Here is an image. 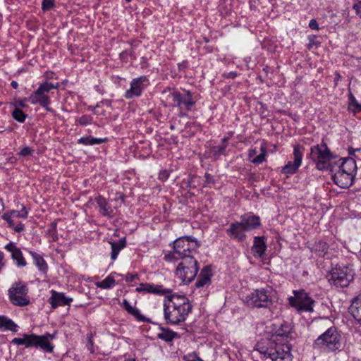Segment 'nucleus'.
<instances>
[{"label": "nucleus", "instance_id": "nucleus-1", "mask_svg": "<svg viewBox=\"0 0 361 361\" xmlns=\"http://www.w3.org/2000/svg\"><path fill=\"white\" fill-rule=\"evenodd\" d=\"M192 310L188 299L183 295H173L164 305V314L168 324H179L184 322Z\"/></svg>", "mask_w": 361, "mask_h": 361}, {"label": "nucleus", "instance_id": "nucleus-2", "mask_svg": "<svg viewBox=\"0 0 361 361\" xmlns=\"http://www.w3.org/2000/svg\"><path fill=\"white\" fill-rule=\"evenodd\" d=\"M200 247L199 243L190 236L180 237L173 242V252L166 255L165 259L168 262H172L174 259H180L186 257H194L197 248Z\"/></svg>", "mask_w": 361, "mask_h": 361}, {"label": "nucleus", "instance_id": "nucleus-3", "mask_svg": "<svg viewBox=\"0 0 361 361\" xmlns=\"http://www.w3.org/2000/svg\"><path fill=\"white\" fill-rule=\"evenodd\" d=\"M255 352H258L264 358H269L272 361L278 359L285 360L290 357V348L285 343H278L269 341L267 345L262 343H257L254 348Z\"/></svg>", "mask_w": 361, "mask_h": 361}, {"label": "nucleus", "instance_id": "nucleus-4", "mask_svg": "<svg viewBox=\"0 0 361 361\" xmlns=\"http://www.w3.org/2000/svg\"><path fill=\"white\" fill-rule=\"evenodd\" d=\"M172 262L177 263L175 275L182 282L188 283L194 280L199 270L197 261L194 257H182Z\"/></svg>", "mask_w": 361, "mask_h": 361}, {"label": "nucleus", "instance_id": "nucleus-5", "mask_svg": "<svg viewBox=\"0 0 361 361\" xmlns=\"http://www.w3.org/2000/svg\"><path fill=\"white\" fill-rule=\"evenodd\" d=\"M314 345L330 351H335L341 348V336L335 327H329L317 338Z\"/></svg>", "mask_w": 361, "mask_h": 361}, {"label": "nucleus", "instance_id": "nucleus-6", "mask_svg": "<svg viewBox=\"0 0 361 361\" xmlns=\"http://www.w3.org/2000/svg\"><path fill=\"white\" fill-rule=\"evenodd\" d=\"M271 288L257 289L245 297V302L251 307L267 308L272 304Z\"/></svg>", "mask_w": 361, "mask_h": 361}, {"label": "nucleus", "instance_id": "nucleus-7", "mask_svg": "<svg viewBox=\"0 0 361 361\" xmlns=\"http://www.w3.org/2000/svg\"><path fill=\"white\" fill-rule=\"evenodd\" d=\"M310 157L315 164L317 169L324 170L329 166L332 154L327 145L322 142L311 147Z\"/></svg>", "mask_w": 361, "mask_h": 361}, {"label": "nucleus", "instance_id": "nucleus-8", "mask_svg": "<svg viewBox=\"0 0 361 361\" xmlns=\"http://www.w3.org/2000/svg\"><path fill=\"white\" fill-rule=\"evenodd\" d=\"M59 87V84L56 85L45 82L40 85L38 89L32 94L27 100L32 104H39L42 107L45 108L47 111L51 112L52 109L49 107L50 104V99L47 96L48 93L52 89H56Z\"/></svg>", "mask_w": 361, "mask_h": 361}, {"label": "nucleus", "instance_id": "nucleus-9", "mask_svg": "<svg viewBox=\"0 0 361 361\" xmlns=\"http://www.w3.org/2000/svg\"><path fill=\"white\" fill-rule=\"evenodd\" d=\"M353 279V273L347 267H336L330 273L329 281L336 286L345 287Z\"/></svg>", "mask_w": 361, "mask_h": 361}, {"label": "nucleus", "instance_id": "nucleus-10", "mask_svg": "<svg viewBox=\"0 0 361 361\" xmlns=\"http://www.w3.org/2000/svg\"><path fill=\"white\" fill-rule=\"evenodd\" d=\"M28 289L21 282L15 283L8 290L9 299L15 305L25 306L30 300L26 298Z\"/></svg>", "mask_w": 361, "mask_h": 361}, {"label": "nucleus", "instance_id": "nucleus-11", "mask_svg": "<svg viewBox=\"0 0 361 361\" xmlns=\"http://www.w3.org/2000/svg\"><path fill=\"white\" fill-rule=\"evenodd\" d=\"M295 297L289 298L290 305L298 311L312 312L314 300L304 290L294 291Z\"/></svg>", "mask_w": 361, "mask_h": 361}, {"label": "nucleus", "instance_id": "nucleus-12", "mask_svg": "<svg viewBox=\"0 0 361 361\" xmlns=\"http://www.w3.org/2000/svg\"><path fill=\"white\" fill-rule=\"evenodd\" d=\"M169 99L172 102L171 106L175 107H182L184 106L187 110H190L195 102L192 99V94L188 91L185 94H181L178 91H169Z\"/></svg>", "mask_w": 361, "mask_h": 361}, {"label": "nucleus", "instance_id": "nucleus-13", "mask_svg": "<svg viewBox=\"0 0 361 361\" xmlns=\"http://www.w3.org/2000/svg\"><path fill=\"white\" fill-rule=\"evenodd\" d=\"M304 147L300 145L293 147V161H288L281 169V173L286 175L296 173L301 165Z\"/></svg>", "mask_w": 361, "mask_h": 361}, {"label": "nucleus", "instance_id": "nucleus-14", "mask_svg": "<svg viewBox=\"0 0 361 361\" xmlns=\"http://www.w3.org/2000/svg\"><path fill=\"white\" fill-rule=\"evenodd\" d=\"M55 338V334H46L42 336L32 334L31 347L40 348L45 352L52 353L54 346L51 344V341Z\"/></svg>", "mask_w": 361, "mask_h": 361}, {"label": "nucleus", "instance_id": "nucleus-15", "mask_svg": "<svg viewBox=\"0 0 361 361\" xmlns=\"http://www.w3.org/2000/svg\"><path fill=\"white\" fill-rule=\"evenodd\" d=\"M146 81L147 78L145 76L134 79L130 83V89L126 92L125 97L128 99H130L133 97L140 95L144 88L143 83Z\"/></svg>", "mask_w": 361, "mask_h": 361}, {"label": "nucleus", "instance_id": "nucleus-16", "mask_svg": "<svg viewBox=\"0 0 361 361\" xmlns=\"http://www.w3.org/2000/svg\"><path fill=\"white\" fill-rule=\"evenodd\" d=\"M353 176L338 169L333 175L334 183L342 188H345L350 186L353 183Z\"/></svg>", "mask_w": 361, "mask_h": 361}, {"label": "nucleus", "instance_id": "nucleus-17", "mask_svg": "<svg viewBox=\"0 0 361 361\" xmlns=\"http://www.w3.org/2000/svg\"><path fill=\"white\" fill-rule=\"evenodd\" d=\"M95 200L99 207V212L101 214L109 218H112L115 215V209L109 205L104 197L102 196H98ZM114 208H116V207Z\"/></svg>", "mask_w": 361, "mask_h": 361}, {"label": "nucleus", "instance_id": "nucleus-18", "mask_svg": "<svg viewBox=\"0 0 361 361\" xmlns=\"http://www.w3.org/2000/svg\"><path fill=\"white\" fill-rule=\"evenodd\" d=\"M245 231L241 222H235L231 224L227 233L231 238L238 239L239 241H243L245 238V235L243 233Z\"/></svg>", "mask_w": 361, "mask_h": 361}, {"label": "nucleus", "instance_id": "nucleus-19", "mask_svg": "<svg viewBox=\"0 0 361 361\" xmlns=\"http://www.w3.org/2000/svg\"><path fill=\"white\" fill-rule=\"evenodd\" d=\"M51 297L49 298V302L53 308L58 306H64L69 305L72 301L71 298H67L62 293H57L55 290L51 291Z\"/></svg>", "mask_w": 361, "mask_h": 361}, {"label": "nucleus", "instance_id": "nucleus-20", "mask_svg": "<svg viewBox=\"0 0 361 361\" xmlns=\"http://www.w3.org/2000/svg\"><path fill=\"white\" fill-rule=\"evenodd\" d=\"M339 161L341 163L338 166V170L354 177L357 169L355 161L353 158H346L340 159Z\"/></svg>", "mask_w": 361, "mask_h": 361}, {"label": "nucleus", "instance_id": "nucleus-21", "mask_svg": "<svg viewBox=\"0 0 361 361\" xmlns=\"http://www.w3.org/2000/svg\"><path fill=\"white\" fill-rule=\"evenodd\" d=\"M5 248L11 253L13 259L17 262L18 266L25 267L26 265V262L23 256L22 252L14 243L11 242L6 245Z\"/></svg>", "mask_w": 361, "mask_h": 361}, {"label": "nucleus", "instance_id": "nucleus-22", "mask_svg": "<svg viewBox=\"0 0 361 361\" xmlns=\"http://www.w3.org/2000/svg\"><path fill=\"white\" fill-rule=\"evenodd\" d=\"M211 269L209 267H206L202 269L200 275L198 276L197 280L195 283V286L197 288H203L208 286L211 283Z\"/></svg>", "mask_w": 361, "mask_h": 361}, {"label": "nucleus", "instance_id": "nucleus-23", "mask_svg": "<svg viewBox=\"0 0 361 361\" xmlns=\"http://www.w3.org/2000/svg\"><path fill=\"white\" fill-rule=\"evenodd\" d=\"M267 249V245L263 237H255L254 240V245L252 247L255 257H262Z\"/></svg>", "mask_w": 361, "mask_h": 361}, {"label": "nucleus", "instance_id": "nucleus-24", "mask_svg": "<svg viewBox=\"0 0 361 361\" xmlns=\"http://www.w3.org/2000/svg\"><path fill=\"white\" fill-rule=\"evenodd\" d=\"M350 313L361 325V296L355 298L349 308Z\"/></svg>", "mask_w": 361, "mask_h": 361}, {"label": "nucleus", "instance_id": "nucleus-25", "mask_svg": "<svg viewBox=\"0 0 361 361\" xmlns=\"http://www.w3.org/2000/svg\"><path fill=\"white\" fill-rule=\"evenodd\" d=\"M240 222L245 231L255 229L260 226V219L257 216H249L247 217L243 218Z\"/></svg>", "mask_w": 361, "mask_h": 361}, {"label": "nucleus", "instance_id": "nucleus-26", "mask_svg": "<svg viewBox=\"0 0 361 361\" xmlns=\"http://www.w3.org/2000/svg\"><path fill=\"white\" fill-rule=\"evenodd\" d=\"M136 290L138 292H147V293H152L157 294H164L166 293V290H164L160 286H152L150 284H140L139 287L136 288Z\"/></svg>", "mask_w": 361, "mask_h": 361}, {"label": "nucleus", "instance_id": "nucleus-27", "mask_svg": "<svg viewBox=\"0 0 361 361\" xmlns=\"http://www.w3.org/2000/svg\"><path fill=\"white\" fill-rule=\"evenodd\" d=\"M261 153L258 156L254 157L257 153L255 149L250 150L249 152V159L251 160V161L254 164H262L264 159L265 157L267 155V150L265 147H262L261 149Z\"/></svg>", "mask_w": 361, "mask_h": 361}, {"label": "nucleus", "instance_id": "nucleus-28", "mask_svg": "<svg viewBox=\"0 0 361 361\" xmlns=\"http://www.w3.org/2000/svg\"><path fill=\"white\" fill-rule=\"evenodd\" d=\"M111 245V258L112 260H115L119 253V252L126 247V238L121 239L118 243H110Z\"/></svg>", "mask_w": 361, "mask_h": 361}, {"label": "nucleus", "instance_id": "nucleus-29", "mask_svg": "<svg viewBox=\"0 0 361 361\" xmlns=\"http://www.w3.org/2000/svg\"><path fill=\"white\" fill-rule=\"evenodd\" d=\"M30 254L32 255L35 260V265L38 267V269L43 272H46L47 270V264L43 257L39 254L30 251Z\"/></svg>", "mask_w": 361, "mask_h": 361}, {"label": "nucleus", "instance_id": "nucleus-30", "mask_svg": "<svg viewBox=\"0 0 361 361\" xmlns=\"http://www.w3.org/2000/svg\"><path fill=\"white\" fill-rule=\"evenodd\" d=\"M0 328H4L5 329L14 332L17 331V325L5 316H0Z\"/></svg>", "mask_w": 361, "mask_h": 361}, {"label": "nucleus", "instance_id": "nucleus-31", "mask_svg": "<svg viewBox=\"0 0 361 361\" xmlns=\"http://www.w3.org/2000/svg\"><path fill=\"white\" fill-rule=\"evenodd\" d=\"M2 219L6 221L8 226L13 228L16 232H20L24 229V226L21 223L18 224L16 226L14 225V222L11 214L5 213L2 215Z\"/></svg>", "mask_w": 361, "mask_h": 361}, {"label": "nucleus", "instance_id": "nucleus-32", "mask_svg": "<svg viewBox=\"0 0 361 361\" xmlns=\"http://www.w3.org/2000/svg\"><path fill=\"white\" fill-rule=\"evenodd\" d=\"M176 334V333L169 329H162L161 332L157 334V337L166 342H170L175 338Z\"/></svg>", "mask_w": 361, "mask_h": 361}, {"label": "nucleus", "instance_id": "nucleus-33", "mask_svg": "<svg viewBox=\"0 0 361 361\" xmlns=\"http://www.w3.org/2000/svg\"><path fill=\"white\" fill-rule=\"evenodd\" d=\"M32 334H24L23 338H15L12 340V343L17 345H25V347H31Z\"/></svg>", "mask_w": 361, "mask_h": 361}, {"label": "nucleus", "instance_id": "nucleus-34", "mask_svg": "<svg viewBox=\"0 0 361 361\" xmlns=\"http://www.w3.org/2000/svg\"><path fill=\"white\" fill-rule=\"evenodd\" d=\"M115 284V279L111 275L108 276L102 281L96 283V286L101 288H109Z\"/></svg>", "mask_w": 361, "mask_h": 361}, {"label": "nucleus", "instance_id": "nucleus-35", "mask_svg": "<svg viewBox=\"0 0 361 361\" xmlns=\"http://www.w3.org/2000/svg\"><path fill=\"white\" fill-rule=\"evenodd\" d=\"M106 139H102V138H94L90 136L87 137H81L79 140V142L85 145H97V144H101L104 142H105Z\"/></svg>", "mask_w": 361, "mask_h": 361}, {"label": "nucleus", "instance_id": "nucleus-36", "mask_svg": "<svg viewBox=\"0 0 361 361\" xmlns=\"http://www.w3.org/2000/svg\"><path fill=\"white\" fill-rule=\"evenodd\" d=\"M13 118L18 122L23 123L26 118L27 114H25L18 107H15L12 113Z\"/></svg>", "mask_w": 361, "mask_h": 361}, {"label": "nucleus", "instance_id": "nucleus-37", "mask_svg": "<svg viewBox=\"0 0 361 361\" xmlns=\"http://www.w3.org/2000/svg\"><path fill=\"white\" fill-rule=\"evenodd\" d=\"M8 214H11L12 218H23L25 219L27 216V212L25 210V207H23L22 211H16L12 210L9 212H6Z\"/></svg>", "mask_w": 361, "mask_h": 361}, {"label": "nucleus", "instance_id": "nucleus-38", "mask_svg": "<svg viewBox=\"0 0 361 361\" xmlns=\"http://www.w3.org/2000/svg\"><path fill=\"white\" fill-rule=\"evenodd\" d=\"M133 315L137 320L140 322H148L149 319H147L145 317H144L142 314H141L140 310L137 309L136 307L134 309L133 312L130 314Z\"/></svg>", "mask_w": 361, "mask_h": 361}, {"label": "nucleus", "instance_id": "nucleus-39", "mask_svg": "<svg viewBox=\"0 0 361 361\" xmlns=\"http://www.w3.org/2000/svg\"><path fill=\"white\" fill-rule=\"evenodd\" d=\"M42 8L43 11H48L54 7V4L53 0H43Z\"/></svg>", "mask_w": 361, "mask_h": 361}, {"label": "nucleus", "instance_id": "nucleus-40", "mask_svg": "<svg viewBox=\"0 0 361 361\" xmlns=\"http://www.w3.org/2000/svg\"><path fill=\"white\" fill-rule=\"evenodd\" d=\"M122 306L123 308L129 313L130 314L133 312L134 309L136 307L135 306H132L127 300H123L122 302Z\"/></svg>", "mask_w": 361, "mask_h": 361}, {"label": "nucleus", "instance_id": "nucleus-41", "mask_svg": "<svg viewBox=\"0 0 361 361\" xmlns=\"http://www.w3.org/2000/svg\"><path fill=\"white\" fill-rule=\"evenodd\" d=\"M185 361H203L195 353L188 354L183 357Z\"/></svg>", "mask_w": 361, "mask_h": 361}, {"label": "nucleus", "instance_id": "nucleus-42", "mask_svg": "<svg viewBox=\"0 0 361 361\" xmlns=\"http://www.w3.org/2000/svg\"><path fill=\"white\" fill-rule=\"evenodd\" d=\"M226 147V144H222L220 146L214 147L213 148V151H214L215 154L219 155V154H223L224 152Z\"/></svg>", "mask_w": 361, "mask_h": 361}, {"label": "nucleus", "instance_id": "nucleus-43", "mask_svg": "<svg viewBox=\"0 0 361 361\" xmlns=\"http://www.w3.org/2000/svg\"><path fill=\"white\" fill-rule=\"evenodd\" d=\"M32 152V149L29 147H25L23 148L20 152H19V154L23 157H26L28 155H30Z\"/></svg>", "mask_w": 361, "mask_h": 361}, {"label": "nucleus", "instance_id": "nucleus-44", "mask_svg": "<svg viewBox=\"0 0 361 361\" xmlns=\"http://www.w3.org/2000/svg\"><path fill=\"white\" fill-rule=\"evenodd\" d=\"M353 9H355L356 13L361 17V0H358V2L353 5Z\"/></svg>", "mask_w": 361, "mask_h": 361}, {"label": "nucleus", "instance_id": "nucleus-45", "mask_svg": "<svg viewBox=\"0 0 361 361\" xmlns=\"http://www.w3.org/2000/svg\"><path fill=\"white\" fill-rule=\"evenodd\" d=\"M25 101H28L27 99H25V100H18L15 102L16 107H20L25 108L27 106V105L25 104Z\"/></svg>", "mask_w": 361, "mask_h": 361}, {"label": "nucleus", "instance_id": "nucleus-46", "mask_svg": "<svg viewBox=\"0 0 361 361\" xmlns=\"http://www.w3.org/2000/svg\"><path fill=\"white\" fill-rule=\"evenodd\" d=\"M169 177V173L166 171H162L159 173V178L161 180H165Z\"/></svg>", "mask_w": 361, "mask_h": 361}, {"label": "nucleus", "instance_id": "nucleus-47", "mask_svg": "<svg viewBox=\"0 0 361 361\" xmlns=\"http://www.w3.org/2000/svg\"><path fill=\"white\" fill-rule=\"evenodd\" d=\"M309 26L312 30H319V25L317 22L314 19L310 20Z\"/></svg>", "mask_w": 361, "mask_h": 361}, {"label": "nucleus", "instance_id": "nucleus-48", "mask_svg": "<svg viewBox=\"0 0 361 361\" xmlns=\"http://www.w3.org/2000/svg\"><path fill=\"white\" fill-rule=\"evenodd\" d=\"M135 278H137L136 274H128L126 276V281H128V282H133Z\"/></svg>", "mask_w": 361, "mask_h": 361}, {"label": "nucleus", "instance_id": "nucleus-49", "mask_svg": "<svg viewBox=\"0 0 361 361\" xmlns=\"http://www.w3.org/2000/svg\"><path fill=\"white\" fill-rule=\"evenodd\" d=\"M90 122V118L88 116H82L80 118V123L85 125Z\"/></svg>", "mask_w": 361, "mask_h": 361}, {"label": "nucleus", "instance_id": "nucleus-50", "mask_svg": "<svg viewBox=\"0 0 361 361\" xmlns=\"http://www.w3.org/2000/svg\"><path fill=\"white\" fill-rule=\"evenodd\" d=\"M205 178H206L207 183H214V180L210 174L206 173Z\"/></svg>", "mask_w": 361, "mask_h": 361}, {"label": "nucleus", "instance_id": "nucleus-51", "mask_svg": "<svg viewBox=\"0 0 361 361\" xmlns=\"http://www.w3.org/2000/svg\"><path fill=\"white\" fill-rule=\"evenodd\" d=\"M237 75L235 72H229L227 73H224V76L229 78H235Z\"/></svg>", "mask_w": 361, "mask_h": 361}, {"label": "nucleus", "instance_id": "nucleus-52", "mask_svg": "<svg viewBox=\"0 0 361 361\" xmlns=\"http://www.w3.org/2000/svg\"><path fill=\"white\" fill-rule=\"evenodd\" d=\"M114 201L121 205L124 202V197L123 195H120L119 197L115 198Z\"/></svg>", "mask_w": 361, "mask_h": 361}, {"label": "nucleus", "instance_id": "nucleus-53", "mask_svg": "<svg viewBox=\"0 0 361 361\" xmlns=\"http://www.w3.org/2000/svg\"><path fill=\"white\" fill-rule=\"evenodd\" d=\"M353 102L355 103V109H354V111H360L361 110V104H359L355 99H353Z\"/></svg>", "mask_w": 361, "mask_h": 361}, {"label": "nucleus", "instance_id": "nucleus-54", "mask_svg": "<svg viewBox=\"0 0 361 361\" xmlns=\"http://www.w3.org/2000/svg\"><path fill=\"white\" fill-rule=\"evenodd\" d=\"M11 85L14 89H16L18 87V84L16 81H12Z\"/></svg>", "mask_w": 361, "mask_h": 361}, {"label": "nucleus", "instance_id": "nucleus-55", "mask_svg": "<svg viewBox=\"0 0 361 361\" xmlns=\"http://www.w3.org/2000/svg\"><path fill=\"white\" fill-rule=\"evenodd\" d=\"M360 149H353V148H350L349 149V154H353V153L355 152V151H359Z\"/></svg>", "mask_w": 361, "mask_h": 361}, {"label": "nucleus", "instance_id": "nucleus-56", "mask_svg": "<svg viewBox=\"0 0 361 361\" xmlns=\"http://www.w3.org/2000/svg\"><path fill=\"white\" fill-rule=\"evenodd\" d=\"M336 77L335 78V80L337 81V80H338L340 79L341 75L338 73H336Z\"/></svg>", "mask_w": 361, "mask_h": 361}, {"label": "nucleus", "instance_id": "nucleus-57", "mask_svg": "<svg viewBox=\"0 0 361 361\" xmlns=\"http://www.w3.org/2000/svg\"><path fill=\"white\" fill-rule=\"evenodd\" d=\"M51 226L53 229H55L56 227V223H55V222L51 223Z\"/></svg>", "mask_w": 361, "mask_h": 361}, {"label": "nucleus", "instance_id": "nucleus-58", "mask_svg": "<svg viewBox=\"0 0 361 361\" xmlns=\"http://www.w3.org/2000/svg\"><path fill=\"white\" fill-rule=\"evenodd\" d=\"M312 47V43H310L308 45H307V47L309 49H310Z\"/></svg>", "mask_w": 361, "mask_h": 361}, {"label": "nucleus", "instance_id": "nucleus-59", "mask_svg": "<svg viewBox=\"0 0 361 361\" xmlns=\"http://www.w3.org/2000/svg\"><path fill=\"white\" fill-rule=\"evenodd\" d=\"M124 361H135V359H126Z\"/></svg>", "mask_w": 361, "mask_h": 361}, {"label": "nucleus", "instance_id": "nucleus-60", "mask_svg": "<svg viewBox=\"0 0 361 361\" xmlns=\"http://www.w3.org/2000/svg\"><path fill=\"white\" fill-rule=\"evenodd\" d=\"M226 141H227V138H226V137H224V138L223 139V142H224L223 144H224Z\"/></svg>", "mask_w": 361, "mask_h": 361}, {"label": "nucleus", "instance_id": "nucleus-61", "mask_svg": "<svg viewBox=\"0 0 361 361\" xmlns=\"http://www.w3.org/2000/svg\"><path fill=\"white\" fill-rule=\"evenodd\" d=\"M324 322H329V320H326V319H325V320H322V323H324Z\"/></svg>", "mask_w": 361, "mask_h": 361}, {"label": "nucleus", "instance_id": "nucleus-62", "mask_svg": "<svg viewBox=\"0 0 361 361\" xmlns=\"http://www.w3.org/2000/svg\"><path fill=\"white\" fill-rule=\"evenodd\" d=\"M352 104H355L353 99L352 100V103H350V105H352Z\"/></svg>", "mask_w": 361, "mask_h": 361}, {"label": "nucleus", "instance_id": "nucleus-63", "mask_svg": "<svg viewBox=\"0 0 361 361\" xmlns=\"http://www.w3.org/2000/svg\"><path fill=\"white\" fill-rule=\"evenodd\" d=\"M126 1H127L128 2H130V1H131V0H126Z\"/></svg>", "mask_w": 361, "mask_h": 361}]
</instances>
